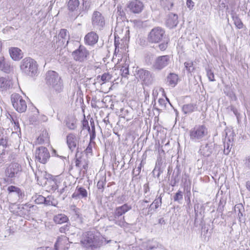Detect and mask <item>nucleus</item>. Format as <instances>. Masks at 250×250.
Segmentation results:
<instances>
[{"label": "nucleus", "instance_id": "1", "mask_svg": "<svg viewBox=\"0 0 250 250\" xmlns=\"http://www.w3.org/2000/svg\"><path fill=\"white\" fill-rule=\"evenodd\" d=\"M46 84L51 87L57 93H60L63 90L62 81L58 73L49 70L45 74Z\"/></svg>", "mask_w": 250, "mask_h": 250}, {"label": "nucleus", "instance_id": "2", "mask_svg": "<svg viewBox=\"0 0 250 250\" xmlns=\"http://www.w3.org/2000/svg\"><path fill=\"white\" fill-rule=\"evenodd\" d=\"M21 69L25 74L30 77H34L38 73V64L33 59L27 57L21 62Z\"/></svg>", "mask_w": 250, "mask_h": 250}, {"label": "nucleus", "instance_id": "3", "mask_svg": "<svg viewBox=\"0 0 250 250\" xmlns=\"http://www.w3.org/2000/svg\"><path fill=\"white\" fill-rule=\"evenodd\" d=\"M134 76L138 81H141L143 84L149 85L153 82L152 73L148 70L139 67H133Z\"/></svg>", "mask_w": 250, "mask_h": 250}, {"label": "nucleus", "instance_id": "4", "mask_svg": "<svg viewBox=\"0 0 250 250\" xmlns=\"http://www.w3.org/2000/svg\"><path fill=\"white\" fill-rule=\"evenodd\" d=\"M208 128L204 125H195L189 132L190 139L192 141H201L208 135Z\"/></svg>", "mask_w": 250, "mask_h": 250}, {"label": "nucleus", "instance_id": "5", "mask_svg": "<svg viewBox=\"0 0 250 250\" xmlns=\"http://www.w3.org/2000/svg\"><path fill=\"white\" fill-rule=\"evenodd\" d=\"M35 176L37 180H39L40 176H42L47 180L45 184L49 192H54L58 188L57 181L55 177L47 173L46 171L42 172L39 170L36 172Z\"/></svg>", "mask_w": 250, "mask_h": 250}, {"label": "nucleus", "instance_id": "6", "mask_svg": "<svg viewBox=\"0 0 250 250\" xmlns=\"http://www.w3.org/2000/svg\"><path fill=\"white\" fill-rule=\"evenodd\" d=\"M165 30L161 27H155L152 29L147 35V41L150 43H158L164 38Z\"/></svg>", "mask_w": 250, "mask_h": 250}, {"label": "nucleus", "instance_id": "7", "mask_svg": "<svg viewBox=\"0 0 250 250\" xmlns=\"http://www.w3.org/2000/svg\"><path fill=\"white\" fill-rule=\"evenodd\" d=\"M11 101L13 106L18 112L23 113L26 110V103L20 94H12L11 96Z\"/></svg>", "mask_w": 250, "mask_h": 250}, {"label": "nucleus", "instance_id": "8", "mask_svg": "<svg viewBox=\"0 0 250 250\" xmlns=\"http://www.w3.org/2000/svg\"><path fill=\"white\" fill-rule=\"evenodd\" d=\"M21 171V166L19 164L17 163H11L5 170L6 176L5 180L8 181L9 179H14L16 177L19 176Z\"/></svg>", "mask_w": 250, "mask_h": 250}, {"label": "nucleus", "instance_id": "9", "mask_svg": "<svg viewBox=\"0 0 250 250\" xmlns=\"http://www.w3.org/2000/svg\"><path fill=\"white\" fill-rule=\"evenodd\" d=\"M144 5L139 0L129 1L126 4V10L134 14L141 13L144 9Z\"/></svg>", "mask_w": 250, "mask_h": 250}, {"label": "nucleus", "instance_id": "10", "mask_svg": "<svg viewBox=\"0 0 250 250\" xmlns=\"http://www.w3.org/2000/svg\"><path fill=\"white\" fill-rule=\"evenodd\" d=\"M72 55L76 61L83 62L87 60L89 52L84 46L80 45L79 48L72 52Z\"/></svg>", "mask_w": 250, "mask_h": 250}, {"label": "nucleus", "instance_id": "11", "mask_svg": "<svg viewBox=\"0 0 250 250\" xmlns=\"http://www.w3.org/2000/svg\"><path fill=\"white\" fill-rule=\"evenodd\" d=\"M81 244L86 248L93 249L96 248V238L95 235L91 231H88L83 235L81 241Z\"/></svg>", "mask_w": 250, "mask_h": 250}, {"label": "nucleus", "instance_id": "12", "mask_svg": "<svg viewBox=\"0 0 250 250\" xmlns=\"http://www.w3.org/2000/svg\"><path fill=\"white\" fill-rule=\"evenodd\" d=\"M80 5L79 0H69L67 3V8L68 10V15L72 19L75 20L78 17H82L81 15V12L78 13V10Z\"/></svg>", "mask_w": 250, "mask_h": 250}, {"label": "nucleus", "instance_id": "13", "mask_svg": "<svg viewBox=\"0 0 250 250\" xmlns=\"http://www.w3.org/2000/svg\"><path fill=\"white\" fill-rule=\"evenodd\" d=\"M35 155L36 160L42 164H45L50 157L47 148L44 146H40L37 148L35 151Z\"/></svg>", "mask_w": 250, "mask_h": 250}, {"label": "nucleus", "instance_id": "14", "mask_svg": "<svg viewBox=\"0 0 250 250\" xmlns=\"http://www.w3.org/2000/svg\"><path fill=\"white\" fill-rule=\"evenodd\" d=\"M92 25L96 29L102 30L105 25V20L102 13L95 11L92 16Z\"/></svg>", "mask_w": 250, "mask_h": 250}, {"label": "nucleus", "instance_id": "15", "mask_svg": "<svg viewBox=\"0 0 250 250\" xmlns=\"http://www.w3.org/2000/svg\"><path fill=\"white\" fill-rule=\"evenodd\" d=\"M170 62L168 55H163L157 57L155 60L152 68L154 70H161L168 65Z\"/></svg>", "mask_w": 250, "mask_h": 250}, {"label": "nucleus", "instance_id": "16", "mask_svg": "<svg viewBox=\"0 0 250 250\" xmlns=\"http://www.w3.org/2000/svg\"><path fill=\"white\" fill-rule=\"evenodd\" d=\"M112 213V215L110 214L108 216L109 221L121 227H125L126 224L125 222V217L122 216L121 214L116 209Z\"/></svg>", "mask_w": 250, "mask_h": 250}, {"label": "nucleus", "instance_id": "17", "mask_svg": "<svg viewBox=\"0 0 250 250\" xmlns=\"http://www.w3.org/2000/svg\"><path fill=\"white\" fill-rule=\"evenodd\" d=\"M215 144L211 142L202 144L200 146L199 153L205 157H209L214 150Z\"/></svg>", "mask_w": 250, "mask_h": 250}, {"label": "nucleus", "instance_id": "18", "mask_svg": "<svg viewBox=\"0 0 250 250\" xmlns=\"http://www.w3.org/2000/svg\"><path fill=\"white\" fill-rule=\"evenodd\" d=\"M7 191L9 193V196H17V202H21L25 197L24 191L17 187L14 186H10L8 187Z\"/></svg>", "mask_w": 250, "mask_h": 250}, {"label": "nucleus", "instance_id": "19", "mask_svg": "<svg viewBox=\"0 0 250 250\" xmlns=\"http://www.w3.org/2000/svg\"><path fill=\"white\" fill-rule=\"evenodd\" d=\"M58 42L56 41L58 47L63 46L65 47L67 45L69 39V35L67 30L65 29H61L58 35Z\"/></svg>", "mask_w": 250, "mask_h": 250}, {"label": "nucleus", "instance_id": "20", "mask_svg": "<svg viewBox=\"0 0 250 250\" xmlns=\"http://www.w3.org/2000/svg\"><path fill=\"white\" fill-rule=\"evenodd\" d=\"M21 215H29L34 214L38 210V207L29 203L21 205L19 208Z\"/></svg>", "mask_w": 250, "mask_h": 250}, {"label": "nucleus", "instance_id": "21", "mask_svg": "<svg viewBox=\"0 0 250 250\" xmlns=\"http://www.w3.org/2000/svg\"><path fill=\"white\" fill-rule=\"evenodd\" d=\"M68 238L65 236L59 237L55 245L56 250H68Z\"/></svg>", "mask_w": 250, "mask_h": 250}, {"label": "nucleus", "instance_id": "22", "mask_svg": "<svg viewBox=\"0 0 250 250\" xmlns=\"http://www.w3.org/2000/svg\"><path fill=\"white\" fill-rule=\"evenodd\" d=\"M88 195L87 191L85 188L82 187L77 186L75 192L72 195V198L76 200L80 199H85Z\"/></svg>", "mask_w": 250, "mask_h": 250}, {"label": "nucleus", "instance_id": "23", "mask_svg": "<svg viewBox=\"0 0 250 250\" xmlns=\"http://www.w3.org/2000/svg\"><path fill=\"white\" fill-rule=\"evenodd\" d=\"M98 35L95 32L91 31L85 36L84 42L86 44L93 46L98 42Z\"/></svg>", "mask_w": 250, "mask_h": 250}, {"label": "nucleus", "instance_id": "24", "mask_svg": "<svg viewBox=\"0 0 250 250\" xmlns=\"http://www.w3.org/2000/svg\"><path fill=\"white\" fill-rule=\"evenodd\" d=\"M78 139L74 133H69L66 136V143L70 150L73 151L77 146Z\"/></svg>", "mask_w": 250, "mask_h": 250}, {"label": "nucleus", "instance_id": "25", "mask_svg": "<svg viewBox=\"0 0 250 250\" xmlns=\"http://www.w3.org/2000/svg\"><path fill=\"white\" fill-rule=\"evenodd\" d=\"M178 23V15L172 13H170L166 21L167 26L171 28L175 27Z\"/></svg>", "mask_w": 250, "mask_h": 250}, {"label": "nucleus", "instance_id": "26", "mask_svg": "<svg viewBox=\"0 0 250 250\" xmlns=\"http://www.w3.org/2000/svg\"><path fill=\"white\" fill-rule=\"evenodd\" d=\"M11 58L15 61H18L22 58L21 50L18 47H11L9 49Z\"/></svg>", "mask_w": 250, "mask_h": 250}, {"label": "nucleus", "instance_id": "27", "mask_svg": "<svg viewBox=\"0 0 250 250\" xmlns=\"http://www.w3.org/2000/svg\"><path fill=\"white\" fill-rule=\"evenodd\" d=\"M0 70L6 73L11 71L10 64L3 56L0 57Z\"/></svg>", "mask_w": 250, "mask_h": 250}, {"label": "nucleus", "instance_id": "28", "mask_svg": "<svg viewBox=\"0 0 250 250\" xmlns=\"http://www.w3.org/2000/svg\"><path fill=\"white\" fill-rule=\"evenodd\" d=\"M12 85V82L8 78L4 77L0 78V90L1 91L10 88Z\"/></svg>", "mask_w": 250, "mask_h": 250}, {"label": "nucleus", "instance_id": "29", "mask_svg": "<svg viewBox=\"0 0 250 250\" xmlns=\"http://www.w3.org/2000/svg\"><path fill=\"white\" fill-rule=\"evenodd\" d=\"M181 170L179 167L177 166L174 170V172L171 177V181L170 185L172 187H174L177 184L180 180V175L181 174Z\"/></svg>", "mask_w": 250, "mask_h": 250}, {"label": "nucleus", "instance_id": "30", "mask_svg": "<svg viewBox=\"0 0 250 250\" xmlns=\"http://www.w3.org/2000/svg\"><path fill=\"white\" fill-rule=\"evenodd\" d=\"M88 162L84 157L82 152H79L77 151L75 155V166L79 167L82 166V165Z\"/></svg>", "mask_w": 250, "mask_h": 250}, {"label": "nucleus", "instance_id": "31", "mask_svg": "<svg viewBox=\"0 0 250 250\" xmlns=\"http://www.w3.org/2000/svg\"><path fill=\"white\" fill-rule=\"evenodd\" d=\"M68 220L67 216L63 214H58L53 217L54 222L58 224L67 223Z\"/></svg>", "mask_w": 250, "mask_h": 250}, {"label": "nucleus", "instance_id": "32", "mask_svg": "<svg viewBox=\"0 0 250 250\" xmlns=\"http://www.w3.org/2000/svg\"><path fill=\"white\" fill-rule=\"evenodd\" d=\"M234 211L235 212H238V217L239 221L242 222V220L244 222L245 221V219H242L243 217V212L245 211L244 207L242 204H238L235 206Z\"/></svg>", "mask_w": 250, "mask_h": 250}, {"label": "nucleus", "instance_id": "33", "mask_svg": "<svg viewBox=\"0 0 250 250\" xmlns=\"http://www.w3.org/2000/svg\"><path fill=\"white\" fill-rule=\"evenodd\" d=\"M178 76L174 73H170L167 77V81L168 84L172 87H174L177 83Z\"/></svg>", "mask_w": 250, "mask_h": 250}, {"label": "nucleus", "instance_id": "34", "mask_svg": "<svg viewBox=\"0 0 250 250\" xmlns=\"http://www.w3.org/2000/svg\"><path fill=\"white\" fill-rule=\"evenodd\" d=\"M196 108L195 104L190 103L183 105L182 111L185 114H189L193 112Z\"/></svg>", "mask_w": 250, "mask_h": 250}, {"label": "nucleus", "instance_id": "35", "mask_svg": "<svg viewBox=\"0 0 250 250\" xmlns=\"http://www.w3.org/2000/svg\"><path fill=\"white\" fill-rule=\"evenodd\" d=\"M77 120L71 117L68 118L66 121V125L70 130H74L77 127Z\"/></svg>", "mask_w": 250, "mask_h": 250}, {"label": "nucleus", "instance_id": "36", "mask_svg": "<svg viewBox=\"0 0 250 250\" xmlns=\"http://www.w3.org/2000/svg\"><path fill=\"white\" fill-rule=\"evenodd\" d=\"M131 206L126 203L124 204L121 206L117 207L115 209H117V211H118L122 215H123L129 210H131Z\"/></svg>", "mask_w": 250, "mask_h": 250}, {"label": "nucleus", "instance_id": "37", "mask_svg": "<svg viewBox=\"0 0 250 250\" xmlns=\"http://www.w3.org/2000/svg\"><path fill=\"white\" fill-rule=\"evenodd\" d=\"M38 141L39 143H47L49 141L48 134L46 130H44L42 134L38 137Z\"/></svg>", "mask_w": 250, "mask_h": 250}, {"label": "nucleus", "instance_id": "38", "mask_svg": "<svg viewBox=\"0 0 250 250\" xmlns=\"http://www.w3.org/2000/svg\"><path fill=\"white\" fill-rule=\"evenodd\" d=\"M99 78L104 83H105L109 82L111 79L112 75L109 73H104L101 76H98L97 77V80Z\"/></svg>", "mask_w": 250, "mask_h": 250}, {"label": "nucleus", "instance_id": "39", "mask_svg": "<svg viewBox=\"0 0 250 250\" xmlns=\"http://www.w3.org/2000/svg\"><path fill=\"white\" fill-rule=\"evenodd\" d=\"M121 72L122 77L127 78L129 74L128 65L125 63L123 65L121 69Z\"/></svg>", "mask_w": 250, "mask_h": 250}, {"label": "nucleus", "instance_id": "40", "mask_svg": "<svg viewBox=\"0 0 250 250\" xmlns=\"http://www.w3.org/2000/svg\"><path fill=\"white\" fill-rule=\"evenodd\" d=\"M232 19L234 21V23L237 28L242 29L243 27V24L240 19L237 16H233Z\"/></svg>", "mask_w": 250, "mask_h": 250}, {"label": "nucleus", "instance_id": "41", "mask_svg": "<svg viewBox=\"0 0 250 250\" xmlns=\"http://www.w3.org/2000/svg\"><path fill=\"white\" fill-rule=\"evenodd\" d=\"M185 67L189 73H191L194 70L193 62L191 61L185 62L184 63Z\"/></svg>", "mask_w": 250, "mask_h": 250}, {"label": "nucleus", "instance_id": "42", "mask_svg": "<svg viewBox=\"0 0 250 250\" xmlns=\"http://www.w3.org/2000/svg\"><path fill=\"white\" fill-rule=\"evenodd\" d=\"M173 199L174 201L180 203V201L183 199V192L179 190L174 196Z\"/></svg>", "mask_w": 250, "mask_h": 250}, {"label": "nucleus", "instance_id": "43", "mask_svg": "<svg viewBox=\"0 0 250 250\" xmlns=\"http://www.w3.org/2000/svg\"><path fill=\"white\" fill-rule=\"evenodd\" d=\"M34 198L35 202L37 204H43L45 201V197L41 195H36Z\"/></svg>", "mask_w": 250, "mask_h": 250}, {"label": "nucleus", "instance_id": "44", "mask_svg": "<svg viewBox=\"0 0 250 250\" xmlns=\"http://www.w3.org/2000/svg\"><path fill=\"white\" fill-rule=\"evenodd\" d=\"M154 207L155 209H157L162 204V197L161 196L155 199V200L151 204Z\"/></svg>", "mask_w": 250, "mask_h": 250}, {"label": "nucleus", "instance_id": "45", "mask_svg": "<svg viewBox=\"0 0 250 250\" xmlns=\"http://www.w3.org/2000/svg\"><path fill=\"white\" fill-rule=\"evenodd\" d=\"M207 75L210 81L213 82L215 81L213 72L209 68H206Z\"/></svg>", "mask_w": 250, "mask_h": 250}, {"label": "nucleus", "instance_id": "46", "mask_svg": "<svg viewBox=\"0 0 250 250\" xmlns=\"http://www.w3.org/2000/svg\"><path fill=\"white\" fill-rule=\"evenodd\" d=\"M232 145L230 144L228 142H224V153L225 155H228L231 149Z\"/></svg>", "mask_w": 250, "mask_h": 250}, {"label": "nucleus", "instance_id": "47", "mask_svg": "<svg viewBox=\"0 0 250 250\" xmlns=\"http://www.w3.org/2000/svg\"><path fill=\"white\" fill-rule=\"evenodd\" d=\"M168 43V41H164L163 42L160 43L158 45V47L161 51H164L166 50L167 49V48Z\"/></svg>", "mask_w": 250, "mask_h": 250}, {"label": "nucleus", "instance_id": "48", "mask_svg": "<svg viewBox=\"0 0 250 250\" xmlns=\"http://www.w3.org/2000/svg\"><path fill=\"white\" fill-rule=\"evenodd\" d=\"M70 227V224H66L60 228L59 231L61 233L66 234V232L69 230Z\"/></svg>", "mask_w": 250, "mask_h": 250}, {"label": "nucleus", "instance_id": "49", "mask_svg": "<svg viewBox=\"0 0 250 250\" xmlns=\"http://www.w3.org/2000/svg\"><path fill=\"white\" fill-rule=\"evenodd\" d=\"M83 129H87L88 132L90 131V128L88 125V121L85 118L82 121Z\"/></svg>", "mask_w": 250, "mask_h": 250}, {"label": "nucleus", "instance_id": "50", "mask_svg": "<svg viewBox=\"0 0 250 250\" xmlns=\"http://www.w3.org/2000/svg\"><path fill=\"white\" fill-rule=\"evenodd\" d=\"M90 133V142H92L93 144H94V142L93 140L95 139L96 137V131L95 130H91L89 132Z\"/></svg>", "mask_w": 250, "mask_h": 250}, {"label": "nucleus", "instance_id": "51", "mask_svg": "<svg viewBox=\"0 0 250 250\" xmlns=\"http://www.w3.org/2000/svg\"><path fill=\"white\" fill-rule=\"evenodd\" d=\"M158 103L161 108H165L166 107L167 103L166 100L160 98L158 100Z\"/></svg>", "mask_w": 250, "mask_h": 250}, {"label": "nucleus", "instance_id": "52", "mask_svg": "<svg viewBox=\"0 0 250 250\" xmlns=\"http://www.w3.org/2000/svg\"><path fill=\"white\" fill-rule=\"evenodd\" d=\"M82 166L83 167V168H81L80 171H82L83 174H84L85 173H86L88 167V162L82 164Z\"/></svg>", "mask_w": 250, "mask_h": 250}, {"label": "nucleus", "instance_id": "53", "mask_svg": "<svg viewBox=\"0 0 250 250\" xmlns=\"http://www.w3.org/2000/svg\"><path fill=\"white\" fill-rule=\"evenodd\" d=\"M104 182L103 180H100L98 181L97 185V188L99 189H101L102 191H103L104 187Z\"/></svg>", "mask_w": 250, "mask_h": 250}, {"label": "nucleus", "instance_id": "54", "mask_svg": "<svg viewBox=\"0 0 250 250\" xmlns=\"http://www.w3.org/2000/svg\"><path fill=\"white\" fill-rule=\"evenodd\" d=\"M155 209L153 205L150 204L149 206L148 211L146 215L152 214L155 211Z\"/></svg>", "mask_w": 250, "mask_h": 250}, {"label": "nucleus", "instance_id": "55", "mask_svg": "<svg viewBox=\"0 0 250 250\" xmlns=\"http://www.w3.org/2000/svg\"><path fill=\"white\" fill-rule=\"evenodd\" d=\"M91 143L92 142H90L88 146L86 147V149L85 150V153L86 154H88V153H91L92 151V147L91 146Z\"/></svg>", "mask_w": 250, "mask_h": 250}, {"label": "nucleus", "instance_id": "56", "mask_svg": "<svg viewBox=\"0 0 250 250\" xmlns=\"http://www.w3.org/2000/svg\"><path fill=\"white\" fill-rule=\"evenodd\" d=\"M43 204L46 206L53 205L52 202L50 200V198L49 196L47 198L45 197V201Z\"/></svg>", "mask_w": 250, "mask_h": 250}, {"label": "nucleus", "instance_id": "57", "mask_svg": "<svg viewBox=\"0 0 250 250\" xmlns=\"http://www.w3.org/2000/svg\"><path fill=\"white\" fill-rule=\"evenodd\" d=\"M141 164H140V166L137 167L136 169H133V174H135L136 176L138 175L141 172Z\"/></svg>", "mask_w": 250, "mask_h": 250}, {"label": "nucleus", "instance_id": "58", "mask_svg": "<svg viewBox=\"0 0 250 250\" xmlns=\"http://www.w3.org/2000/svg\"><path fill=\"white\" fill-rule=\"evenodd\" d=\"M187 5L191 10L194 6V2L192 0H187Z\"/></svg>", "mask_w": 250, "mask_h": 250}, {"label": "nucleus", "instance_id": "59", "mask_svg": "<svg viewBox=\"0 0 250 250\" xmlns=\"http://www.w3.org/2000/svg\"><path fill=\"white\" fill-rule=\"evenodd\" d=\"M83 4L84 7L83 10L87 12L90 8V5L86 1H83Z\"/></svg>", "mask_w": 250, "mask_h": 250}, {"label": "nucleus", "instance_id": "60", "mask_svg": "<svg viewBox=\"0 0 250 250\" xmlns=\"http://www.w3.org/2000/svg\"><path fill=\"white\" fill-rule=\"evenodd\" d=\"M83 4L84 7L83 10L87 12L90 8V5L86 1H83Z\"/></svg>", "mask_w": 250, "mask_h": 250}, {"label": "nucleus", "instance_id": "61", "mask_svg": "<svg viewBox=\"0 0 250 250\" xmlns=\"http://www.w3.org/2000/svg\"><path fill=\"white\" fill-rule=\"evenodd\" d=\"M245 164L246 167L250 169V156L246 158Z\"/></svg>", "mask_w": 250, "mask_h": 250}, {"label": "nucleus", "instance_id": "62", "mask_svg": "<svg viewBox=\"0 0 250 250\" xmlns=\"http://www.w3.org/2000/svg\"><path fill=\"white\" fill-rule=\"evenodd\" d=\"M149 191V187L148 183H146L144 185V192L145 194H146Z\"/></svg>", "mask_w": 250, "mask_h": 250}, {"label": "nucleus", "instance_id": "63", "mask_svg": "<svg viewBox=\"0 0 250 250\" xmlns=\"http://www.w3.org/2000/svg\"><path fill=\"white\" fill-rule=\"evenodd\" d=\"M53 154H54L55 156H57V157H58L59 158H60L62 159H66V157L65 156L59 155L57 153V151L56 150H55V149H53Z\"/></svg>", "mask_w": 250, "mask_h": 250}, {"label": "nucleus", "instance_id": "64", "mask_svg": "<svg viewBox=\"0 0 250 250\" xmlns=\"http://www.w3.org/2000/svg\"><path fill=\"white\" fill-rule=\"evenodd\" d=\"M90 123L91 126V130H95L94 122L92 118H91L90 119Z\"/></svg>", "mask_w": 250, "mask_h": 250}]
</instances>
